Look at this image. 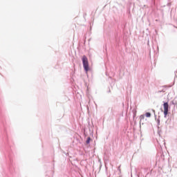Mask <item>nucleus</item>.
I'll return each instance as SVG.
<instances>
[{
    "mask_svg": "<svg viewBox=\"0 0 177 177\" xmlns=\"http://www.w3.org/2000/svg\"><path fill=\"white\" fill-rule=\"evenodd\" d=\"M82 63H83V67L86 71V73L89 71V62H88V57L84 55L82 58Z\"/></svg>",
    "mask_w": 177,
    "mask_h": 177,
    "instance_id": "f257e3e1",
    "label": "nucleus"
},
{
    "mask_svg": "<svg viewBox=\"0 0 177 177\" xmlns=\"http://www.w3.org/2000/svg\"><path fill=\"white\" fill-rule=\"evenodd\" d=\"M168 107H169L168 102H165L163 104L165 117H167V115H168Z\"/></svg>",
    "mask_w": 177,
    "mask_h": 177,
    "instance_id": "f03ea898",
    "label": "nucleus"
},
{
    "mask_svg": "<svg viewBox=\"0 0 177 177\" xmlns=\"http://www.w3.org/2000/svg\"><path fill=\"white\" fill-rule=\"evenodd\" d=\"M145 122V115H141L140 116V124H142Z\"/></svg>",
    "mask_w": 177,
    "mask_h": 177,
    "instance_id": "7ed1b4c3",
    "label": "nucleus"
},
{
    "mask_svg": "<svg viewBox=\"0 0 177 177\" xmlns=\"http://www.w3.org/2000/svg\"><path fill=\"white\" fill-rule=\"evenodd\" d=\"M145 117H147V118H150V117H151V113L147 112L145 113Z\"/></svg>",
    "mask_w": 177,
    "mask_h": 177,
    "instance_id": "20e7f679",
    "label": "nucleus"
},
{
    "mask_svg": "<svg viewBox=\"0 0 177 177\" xmlns=\"http://www.w3.org/2000/svg\"><path fill=\"white\" fill-rule=\"evenodd\" d=\"M91 142V137H88L86 141V143L87 145H89V143Z\"/></svg>",
    "mask_w": 177,
    "mask_h": 177,
    "instance_id": "39448f33",
    "label": "nucleus"
},
{
    "mask_svg": "<svg viewBox=\"0 0 177 177\" xmlns=\"http://www.w3.org/2000/svg\"><path fill=\"white\" fill-rule=\"evenodd\" d=\"M153 113H156V111L154 109L152 110Z\"/></svg>",
    "mask_w": 177,
    "mask_h": 177,
    "instance_id": "423d86ee",
    "label": "nucleus"
}]
</instances>
